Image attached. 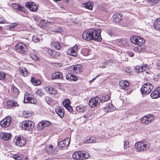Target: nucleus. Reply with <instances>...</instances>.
I'll return each mask as SVG.
<instances>
[{
  "mask_svg": "<svg viewBox=\"0 0 160 160\" xmlns=\"http://www.w3.org/2000/svg\"><path fill=\"white\" fill-rule=\"evenodd\" d=\"M101 32V31L99 29H92L86 30L82 33V37L83 39L87 41L94 40L100 42L102 40Z\"/></svg>",
  "mask_w": 160,
  "mask_h": 160,
  "instance_id": "obj_1",
  "label": "nucleus"
},
{
  "mask_svg": "<svg viewBox=\"0 0 160 160\" xmlns=\"http://www.w3.org/2000/svg\"><path fill=\"white\" fill-rule=\"evenodd\" d=\"M20 126L22 129L25 130L31 131L33 128L34 123L30 120H25L20 124Z\"/></svg>",
  "mask_w": 160,
  "mask_h": 160,
  "instance_id": "obj_2",
  "label": "nucleus"
},
{
  "mask_svg": "<svg viewBox=\"0 0 160 160\" xmlns=\"http://www.w3.org/2000/svg\"><path fill=\"white\" fill-rule=\"evenodd\" d=\"M89 153L85 151H78L73 153L72 156L73 159L76 160H82L88 158Z\"/></svg>",
  "mask_w": 160,
  "mask_h": 160,
  "instance_id": "obj_3",
  "label": "nucleus"
},
{
  "mask_svg": "<svg viewBox=\"0 0 160 160\" xmlns=\"http://www.w3.org/2000/svg\"><path fill=\"white\" fill-rule=\"evenodd\" d=\"M150 144L144 142H141L135 143V147L138 151H143L148 149L149 148Z\"/></svg>",
  "mask_w": 160,
  "mask_h": 160,
  "instance_id": "obj_4",
  "label": "nucleus"
},
{
  "mask_svg": "<svg viewBox=\"0 0 160 160\" xmlns=\"http://www.w3.org/2000/svg\"><path fill=\"white\" fill-rule=\"evenodd\" d=\"M153 88V85L151 83L147 82L143 85L140 91L142 94H147L151 92Z\"/></svg>",
  "mask_w": 160,
  "mask_h": 160,
  "instance_id": "obj_5",
  "label": "nucleus"
},
{
  "mask_svg": "<svg viewBox=\"0 0 160 160\" xmlns=\"http://www.w3.org/2000/svg\"><path fill=\"white\" fill-rule=\"evenodd\" d=\"M15 48L18 52L24 54H27V48L25 44L19 43L16 45Z\"/></svg>",
  "mask_w": 160,
  "mask_h": 160,
  "instance_id": "obj_6",
  "label": "nucleus"
},
{
  "mask_svg": "<svg viewBox=\"0 0 160 160\" xmlns=\"http://www.w3.org/2000/svg\"><path fill=\"white\" fill-rule=\"evenodd\" d=\"M23 101L24 103H29L34 104L37 102V100L31 94L26 92L25 94Z\"/></svg>",
  "mask_w": 160,
  "mask_h": 160,
  "instance_id": "obj_7",
  "label": "nucleus"
},
{
  "mask_svg": "<svg viewBox=\"0 0 160 160\" xmlns=\"http://www.w3.org/2000/svg\"><path fill=\"white\" fill-rule=\"evenodd\" d=\"M25 6L30 11L33 12H36L38 9V5L33 2H26Z\"/></svg>",
  "mask_w": 160,
  "mask_h": 160,
  "instance_id": "obj_8",
  "label": "nucleus"
},
{
  "mask_svg": "<svg viewBox=\"0 0 160 160\" xmlns=\"http://www.w3.org/2000/svg\"><path fill=\"white\" fill-rule=\"evenodd\" d=\"M100 103L99 97H96L90 100L88 102V105L91 107L93 108L97 107L100 104Z\"/></svg>",
  "mask_w": 160,
  "mask_h": 160,
  "instance_id": "obj_9",
  "label": "nucleus"
},
{
  "mask_svg": "<svg viewBox=\"0 0 160 160\" xmlns=\"http://www.w3.org/2000/svg\"><path fill=\"white\" fill-rule=\"evenodd\" d=\"M11 119L10 117L8 116L0 121V126L6 128L10 124Z\"/></svg>",
  "mask_w": 160,
  "mask_h": 160,
  "instance_id": "obj_10",
  "label": "nucleus"
},
{
  "mask_svg": "<svg viewBox=\"0 0 160 160\" xmlns=\"http://www.w3.org/2000/svg\"><path fill=\"white\" fill-rule=\"evenodd\" d=\"M78 47L77 45L69 49L67 51V54L75 57H77V52L78 51Z\"/></svg>",
  "mask_w": 160,
  "mask_h": 160,
  "instance_id": "obj_11",
  "label": "nucleus"
},
{
  "mask_svg": "<svg viewBox=\"0 0 160 160\" xmlns=\"http://www.w3.org/2000/svg\"><path fill=\"white\" fill-rule=\"evenodd\" d=\"M51 124L50 122L47 120H44L41 121L37 125V128L40 130H42L45 127L50 126Z\"/></svg>",
  "mask_w": 160,
  "mask_h": 160,
  "instance_id": "obj_12",
  "label": "nucleus"
},
{
  "mask_svg": "<svg viewBox=\"0 0 160 160\" xmlns=\"http://www.w3.org/2000/svg\"><path fill=\"white\" fill-rule=\"evenodd\" d=\"M153 118L152 115L148 114L142 118L141 121L142 123L147 124L151 122Z\"/></svg>",
  "mask_w": 160,
  "mask_h": 160,
  "instance_id": "obj_13",
  "label": "nucleus"
},
{
  "mask_svg": "<svg viewBox=\"0 0 160 160\" xmlns=\"http://www.w3.org/2000/svg\"><path fill=\"white\" fill-rule=\"evenodd\" d=\"M26 139L22 136H18L16 139V145L18 146L21 147L26 143Z\"/></svg>",
  "mask_w": 160,
  "mask_h": 160,
  "instance_id": "obj_14",
  "label": "nucleus"
},
{
  "mask_svg": "<svg viewBox=\"0 0 160 160\" xmlns=\"http://www.w3.org/2000/svg\"><path fill=\"white\" fill-rule=\"evenodd\" d=\"M12 7L15 9L21 12V13H26L27 12V10L24 7H21L18 4L15 3H13L12 5Z\"/></svg>",
  "mask_w": 160,
  "mask_h": 160,
  "instance_id": "obj_15",
  "label": "nucleus"
},
{
  "mask_svg": "<svg viewBox=\"0 0 160 160\" xmlns=\"http://www.w3.org/2000/svg\"><path fill=\"white\" fill-rule=\"evenodd\" d=\"M44 89L46 92L51 94L55 95L57 93L56 89L52 87H45Z\"/></svg>",
  "mask_w": 160,
  "mask_h": 160,
  "instance_id": "obj_16",
  "label": "nucleus"
},
{
  "mask_svg": "<svg viewBox=\"0 0 160 160\" xmlns=\"http://www.w3.org/2000/svg\"><path fill=\"white\" fill-rule=\"evenodd\" d=\"M102 109L106 112H110L115 110L116 108L112 104L109 103L107 104L106 107L103 108Z\"/></svg>",
  "mask_w": 160,
  "mask_h": 160,
  "instance_id": "obj_17",
  "label": "nucleus"
},
{
  "mask_svg": "<svg viewBox=\"0 0 160 160\" xmlns=\"http://www.w3.org/2000/svg\"><path fill=\"white\" fill-rule=\"evenodd\" d=\"M50 45L52 48H55L57 50H59L61 48L59 42L55 39H52Z\"/></svg>",
  "mask_w": 160,
  "mask_h": 160,
  "instance_id": "obj_18",
  "label": "nucleus"
},
{
  "mask_svg": "<svg viewBox=\"0 0 160 160\" xmlns=\"http://www.w3.org/2000/svg\"><path fill=\"white\" fill-rule=\"evenodd\" d=\"M72 73L68 72L66 76V79L69 81H76L77 80V77Z\"/></svg>",
  "mask_w": 160,
  "mask_h": 160,
  "instance_id": "obj_19",
  "label": "nucleus"
},
{
  "mask_svg": "<svg viewBox=\"0 0 160 160\" xmlns=\"http://www.w3.org/2000/svg\"><path fill=\"white\" fill-rule=\"evenodd\" d=\"M147 65H144L142 66H137L134 68V69L137 72H144L145 71L147 68Z\"/></svg>",
  "mask_w": 160,
  "mask_h": 160,
  "instance_id": "obj_20",
  "label": "nucleus"
},
{
  "mask_svg": "<svg viewBox=\"0 0 160 160\" xmlns=\"http://www.w3.org/2000/svg\"><path fill=\"white\" fill-rule=\"evenodd\" d=\"M119 85L121 89L123 90H127L129 84L127 81L122 80L120 82Z\"/></svg>",
  "mask_w": 160,
  "mask_h": 160,
  "instance_id": "obj_21",
  "label": "nucleus"
},
{
  "mask_svg": "<svg viewBox=\"0 0 160 160\" xmlns=\"http://www.w3.org/2000/svg\"><path fill=\"white\" fill-rule=\"evenodd\" d=\"M56 149L55 146L52 145H50L46 146L45 147V150L46 151L49 153H52L55 152Z\"/></svg>",
  "mask_w": 160,
  "mask_h": 160,
  "instance_id": "obj_22",
  "label": "nucleus"
},
{
  "mask_svg": "<svg viewBox=\"0 0 160 160\" xmlns=\"http://www.w3.org/2000/svg\"><path fill=\"white\" fill-rule=\"evenodd\" d=\"M55 111L60 118H62L63 117L64 111L62 108L58 107L55 109Z\"/></svg>",
  "mask_w": 160,
  "mask_h": 160,
  "instance_id": "obj_23",
  "label": "nucleus"
},
{
  "mask_svg": "<svg viewBox=\"0 0 160 160\" xmlns=\"http://www.w3.org/2000/svg\"><path fill=\"white\" fill-rule=\"evenodd\" d=\"M0 137L4 140L8 141L11 138V135L10 133L3 132L1 134Z\"/></svg>",
  "mask_w": 160,
  "mask_h": 160,
  "instance_id": "obj_24",
  "label": "nucleus"
},
{
  "mask_svg": "<svg viewBox=\"0 0 160 160\" xmlns=\"http://www.w3.org/2000/svg\"><path fill=\"white\" fill-rule=\"evenodd\" d=\"M70 140L67 138L62 141H60L58 143V145L62 147H64L68 146L70 144Z\"/></svg>",
  "mask_w": 160,
  "mask_h": 160,
  "instance_id": "obj_25",
  "label": "nucleus"
},
{
  "mask_svg": "<svg viewBox=\"0 0 160 160\" xmlns=\"http://www.w3.org/2000/svg\"><path fill=\"white\" fill-rule=\"evenodd\" d=\"M63 78L62 74L60 72H56L53 73L52 76V79H61Z\"/></svg>",
  "mask_w": 160,
  "mask_h": 160,
  "instance_id": "obj_26",
  "label": "nucleus"
},
{
  "mask_svg": "<svg viewBox=\"0 0 160 160\" xmlns=\"http://www.w3.org/2000/svg\"><path fill=\"white\" fill-rule=\"evenodd\" d=\"M122 15L121 13H117L114 14L113 15L114 21L116 23H118L122 19Z\"/></svg>",
  "mask_w": 160,
  "mask_h": 160,
  "instance_id": "obj_27",
  "label": "nucleus"
},
{
  "mask_svg": "<svg viewBox=\"0 0 160 160\" xmlns=\"http://www.w3.org/2000/svg\"><path fill=\"white\" fill-rule=\"evenodd\" d=\"M93 4L92 2H87L82 4V7L90 10H92Z\"/></svg>",
  "mask_w": 160,
  "mask_h": 160,
  "instance_id": "obj_28",
  "label": "nucleus"
},
{
  "mask_svg": "<svg viewBox=\"0 0 160 160\" xmlns=\"http://www.w3.org/2000/svg\"><path fill=\"white\" fill-rule=\"evenodd\" d=\"M7 104L9 108H13L15 107L18 106L17 102L13 100H8L7 101Z\"/></svg>",
  "mask_w": 160,
  "mask_h": 160,
  "instance_id": "obj_29",
  "label": "nucleus"
},
{
  "mask_svg": "<svg viewBox=\"0 0 160 160\" xmlns=\"http://www.w3.org/2000/svg\"><path fill=\"white\" fill-rule=\"evenodd\" d=\"M85 141V140H84ZM96 142V140L95 137H87L85 141H83V142L85 143H93Z\"/></svg>",
  "mask_w": 160,
  "mask_h": 160,
  "instance_id": "obj_30",
  "label": "nucleus"
},
{
  "mask_svg": "<svg viewBox=\"0 0 160 160\" xmlns=\"http://www.w3.org/2000/svg\"><path fill=\"white\" fill-rule=\"evenodd\" d=\"M19 70V72L24 77L27 76L29 74L28 71L24 67L20 68Z\"/></svg>",
  "mask_w": 160,
  "mask_h": 160,
  "instance_id": "obj_31",
  "label": "nucleus"
},
{
  "mask_svg": "<svg viewBox=\"0 0 160 160\" xmlns=\"http://www.w3.org/2000/svg\"><path fill=\"white\" fill-rule=\"evenodd\" d=\"M110 99V97L109 95H105L102 96L101 98H99V101L101 103L107 102Z\"/></svg>",
  "mask_w": 160,
  "mask_h": 160,
  "instance_id": "obj_32",
  "label": "nucleus"
},
{
  "mask_svg": "<svg viewBox=\"0 0 160 160\" xmlns=\"http://www.w3.org/2000/svg\"><path fill=\"white\" fill-rule=\"evenodd\" d=\"M154 25L156 30H160V18L157 19L155 20Z\"/></svg>",
  "mask_w": 160,
  "mask_h": 160,
  "instance_id": "obj_33",
  "label": "nucleus"
},
{
  "mask_svg": "<svg viewBox=\"0 0 160 160\" xmlns=\"http://www.w3.org/2000/svg\"><path fill=\"white\" fill-rule=\"evenodd\" d=\"M150 95L151 97L153 99H156L160 97L159 93L158 92L156 89L154 91H152Z\"/></svg>",
  "mask_w": 160,
  "mask_h": 160,
  "instance_id": "obj_34",
  "label": "nucleus"
},
{
  "mask_svg": "<svg viewBox=\"0 0 160 160\" xmlns=\"http://www.w3.org/2000/svg\"><path fill=\"white\" fill-rule=\"evenodd\" d=\"M131 42L134 44L139 45L138 39L136 36H132L130 38Z\"/></svg>",
  "mask_w": 160,
  "mask_h": 160,
  "instance_id": "obj_35",
  "label": "nucleus"
},
{
  "mask_svg": "<svg viewBox=\"0 0 160 160\" xmlns=\"http://www.w3.org/2000/svg\"><path fill=\"white\" fill-rule=\"evenodd\" d=\"M75 73H80L82 71V66L80 64L74 66Z\"/></svg>",
  "mask_w": 160,
  "mask_h": 160,
  "instance_id": "obj_36",
  "label": "nucleus"
},
{
  "mask_svg": "<svg viewBox=\"0 0 160 160\" xmlns=\"http://www.w3.org/2000/svg\"><path fill=\"white\" fill-rule=\"evenodd\" d=\"M31 82L35 86L38 85L41 83V82L39 80L36 79L33 77L31 78Z\"/></svg>",
  "mask_w": 160,
  "mask_h": 160,
  "instance_id": "obj_37",
  "label": "nucleus"
},
{
  "mask_svg": "<svg viewBox=\"0 0 160 160\" xmlns=\"http://www.w3.org/2000/svg\"><path fill=\"white\" fill-rule=\"evenodd\" d=\"M85 107L83 105H79L77 106L76 108V110L78 112H83L85 110Z\"/></svg>",
  "mask_w": 160,
  "mask_h": 160,
  "instance_id": "obj_38",
  "label": "nucleus"
},
{
  "mask_svg": "<svg viewBox=\"0 0 160 160\" xmlns=\"http://www.w3.org/2000/svg\"><path fill=\"white\" fill-rule=\"evenodd\" d=\"M23 114L25 118H28L31 117L33 114V112L28 111H26L23 112Z\"/></svg>",
  "mask_w": 160,
  "mask_h": 160,
  "instance_id": "obj_39",
  "label": "nucleus"
},
{
  "mask_svg": "<svg viewBox=\"0 0 160 160\" xmlns=\"http://www.w3.org/2000/svg\"><path fill=\"white\" fill-rule=\"evenodd\" d=\"M143 48L142 47V46L138 45L134 48V51L136 52L140 53L143 50Z\"/></svg>",
  "mask_w": 160,
  "mask_h": 160,
  "instance_id": "obj_40",
  "label": "nucleus"
},
{
  "mask_svg": "<svg viewBox=\"0 0 160 160\" xmlns=\"http://www.w3.org/2000/svg\"><path fill=\"white\" fill-rule=\"evenodd\" d=\"M63 106L65 107L68 106L70 105V101L69 99H66L63 101L62 102Z\"/></svg>",
  "mask_w": 160,
  "mask_h": 160,
  "instance_id": "obj_41",
  "label": "nucleus"
},
{
  "mask_svg": "<svg viewBox=\"0 0 160 160\" xmlns=\"http://www.w3.org/2000/svg\"><path fill=\"white\" fill-rule=\"evenodd\" d=\"M117 42L120 46L125 45L126 43V41L122 39H118Z\"/></svg>",
  "mask_w": 160,
  "mask_h": 160,
  "instance_id": "obj_42",
  "label": "nucleus"
},
{
  "mask_svg": "<svg viewBox=\"0 0 160 160\" xmlns=\"http://www.w3.org/2000/svg\"><path fill=\"white\" fill-rule=\"evenodd\" d=\"M7 74L3 72H0V80H5Z\"/></svg>",
  "mask_w": 160,
  "mask_h": 160,
  "instance_id": "obj_43",
  "label": "nucleus"
},
{
  "mask_svg": "<svg viewBox=\"0 0 160 160\" xmlns=\"http://www.w3.org/2000/svg\"><path fill=\"white\" fill-rule=\"evenodd\" d=\"M44 99L46 102L49 105L50 104L52 101V98L49 97H45Z\"/></svg>",
  "mask_w": 160,
  "mask_h": 160,
  "instance_id": "obj_44",
  "label": "nucleus"
},
{
  "mask_svg": "<svg viewBox=\"0 0 160 160\" xmlns=\"http://www.w3.org/2000/svg\"><path fill=\"white\" fill-rule=\"evenodd\" d=\"M81 53L85 56H88L90 53L88 49H83Z\"/></svg>",
  "mask_w": 160,
  "mask_h": 160,
  "instance_id": "obj_45",
  "label": "nucleus"
},
{
  "mask_svg": "<svg viewBox=\"0 0 160 160\" xmlns=\"http://www.w3.org/2000/svg\"><path fill=\"white\" fill-rule=\"evenodd\" d=\"M145 41L142 38L139 37L138 42H139L138 45L143 46V44L145 43Z\"/></svg>",
  "mask_w": 160,
  "mask_h": 160,
  "instance_id": "obj_46",
  "label": "nucleus"
},
{
  "mask_svg": "<svg viewBox=\"0 0 160 160\" xmlns=\"http://www.w3.org/2000/svg\"><path fill=\"white\" fill-rule=\"evenodd\" d=\"M68 72H70L72 73H75L74 66L69 67L68 68Z\"/></svg>",
  "mask_w": 160,
  "mask_h": 160,
  "instance_id": "obj_47",
  "label": "nucleus"
},
{
  "mask_svg": "<svg viewBox=\"0 0 160 160\" xmlns=\"http://www.w3.org/2000/svg\"><path fill=\"white\" fill-rule=\"evenodd\" d=\"M32 41L35 43H37L39 41V38L36 35H34L32 37Z\"/></svg>",
  "mask_w": 160,
  "mask_h": 160,
  "instance_id": "obj_48",
  "label": "nucleus"
},
{
  "mask_svg": "<svg viewBox=\"0 0 160 160\" xmlns=\"http://www.w3.org/2000/svg\"><path fill=\"white\" fill-rule=\"evenodd\" d=\"M108 34L111 36H113L114 35V30L113 29H111L108 30L107 31Z\"/></svg>",
  "mask_w": 160,
  "mask_h": 160,
  "instance_id": "obj_49",
  "label": "nucleus"
},
{
  "mask_svg": "<svg viewBox=\"0 0 160 160\" xmlns=\"http://www.w3.org/2000/svg\"><path fill=\"white\" fill-rule=\"evenodd\" d=\"M54 50L50 49L49 48H47L46 49V52H47V53L50 55V56H52L53 55V53L54 51Z\"/></svg>",
  "mask_w": 160,
  "mask_h": 160,
  "instance_id": "obj_50",
  "label": "nucleus"
},
{
  "mask_svg": "<svg viewBox=\"0 0 160 160\" xmlns=\"http://www.w3.org/2000/svg\"><path fill=\"white\" fill-rule=\"evenodd\" d=\"M36 93L37 95H39L40 97H42L44 95V93L40 89L37 90L36 92Z\"/></svg>",
  "mask_w": 160,
  "mask_h": 160,
  "instance_id": "obj_51",
  "label": "nucleus"
},
{
  "mask_svg": "<svg viewBox=\"0 0 160 160\" xmlns=\"http://www.w3.org/2000/svg\"><path fill=\"white\" fill-rule=\"evenodd\" d=\"M59 54H60L59 52L54 50L53 53V55L52 57L54 58H57L59 56Z\"/></svg>",
  "mask_w": 160,
  "mask_h": 160,
  "instance_id": "obj_52",
  "label": "nucleus"
},
{
  "mask_svg": "<svg viewBox=\"0 0 160 160\" xmlns=\"http://www.w3.org/2000/svg\"><path fill=\"white\" fill-rule=\"evenodd\" d=\"M12 90L15 94L18 95L19 94V90L18 88L14 87H13L11 88Z\"/></svg>",
  "mask_w": 160,
  "mask_h": 160,
  "instance_id": "obj_53",
  "label": "nucleus"
},
{
  "mask_svg": "<svg viewBox=\"0 0 160 160\" xmlns=\"http://www.w3.org/2000/svg\"><path fill=\"white\" fill-rule=\"evenodd\" d=\"M149 3L152 5L158 3L159 1L158 0H148Z\"/></svg>",
  "mask_w": 160,
  "mask_h": 160,
  "instance_id": "obj_54",
  "label": "nucleus"
},
{
  "mask_svg": "<svg viewBox=\"0 0 160 160\" xmlns=\"http://www.w3.org/2000/svg\"><path fill=\"white\" fill-rule=\"evenodd\" d=\"M80 119L82 121V123H85L87 120V119L85 116H83L82 117H80Z\"/></svg>",
  "mask_w": 160,
  "mask_h": 160,
  "instance_id": "obj_55",
  "label": "nucleus"
},
{
  "mask_svg": "<svg viewBox=\"0 0 160 160\" xmlns=\"http://www.w3.org/2000/svg\"><path fill=\"white\" fill-rule=\"evenodd\" d=\"M62 31V29L59 27H58L57 29H55L54 31H53L55 32L59 33H61Z\"/></svg>",
  "mask_w": 160,
  "mask_h": 160,
  "instance_id": "obj_56",
  "label": "nucleus"
},
{
  "mask_svg": "<svg viewBox=\"0 0 160 160\" xmlns=\"http://www.w3.org/2000/svg\"><path fill=\"white\" fill-rule=\"evenodd\" d=\"M30 55L31 58L34 61H37L38 59V58L36 56V54L33 55L31 54Z\"/></svg>",
  "mask_w": 160,
  "mask_h": 160,
  "instance_id": "obj_57",
  "label": "nucleus"
},
{
  "mask_svg": "<svg viewBox=\"0 0 160 160\" xmlns=\"http://www.w3.org/2000/svg\"><path fill=\"white\" fill-rule=\"evenodd\" d=\"M65 108L69 112H71L72 111V107L70 106V105L68 106H67L65 107Z\"/></svg>",
  "mask_w": 160,
  "mask_h": 160,
  "instance_id": "obj_58",
  "label": "nucleus"
},
{
  "mask_svg": "<svg viewBox=\"0 0 160 160\" xmlns=\"http://www.w3.org/2000/svg\"><path fill=\"white\" fill-rule=\"evenodd\" d=\"M128 141H124V149H127L128 147Z\"/></svg>",
  "mask_w": 160,
  "mask_h": 160,
  "instance_id": "obj_59",
  "label": "nucleus"
},
{
  "mask_svg": "<svg viewBox=\"0 0 160 160\" xmlns=\"http://www.w3.org/2000/svg\"><path fill=\"white\" fill-rule=\"evenodd\" d=\"M17 25V24L16 23H12L11 24V25H9L8 27V28H9V29H10L11 28H13L15 27Z\"/></svg>",
  "mask_w": 160,
  "mask_h": 160,
  "instance_id": "obj_60",
  "label": "nucleus"
},
{
  "mask_svg": "<svg viewBox=\"0 0 160 160\" xmlns=\"http://www.w3.org/2000/svg\"><path fill=\"white\" fill-rule=\"evenodd\" d=\"M5 20L2 16H0V23H3L5 22Z\"/></svg>",
  "mask_w": 160,
  "mask_h": 160,
  "instance_id": "obj_61",
  "label": "nucleus"
},
{
  "mask_svg": "<svg viewBox=\"0 0 160 160\" xmlns=\"http://www.w3.org/2000/svg\"><path fill=\"white\" fill-rule=\"evenodd\" d=\"M107 62H105L104 63H103L102 65L100 66H99V67L102 68H105L106 67V66L107 65Z\"/></svg>",
  "mask_w": 160,
  "mask_h": 160,
  "instance_id": "obj_62",
  "label": "nucleus"
},
{
  "mask_svg": "<svg viewBox=\"0 0 160 160\" xmlns=\"http://www.w3.org/2000/svg\"><path fill=\"white\" fill-rule=\"evenodd\" d=\"M156 64L158 68L160 69V60L156 62Z\"/></svg>",
  "mask_w": 160,
  "mask_h": 160,
  "instance_id": "obj_63",
  "label": "nucleus"
},
{
  "mask_svg": "<svg viewBox=\"0 0 160 160\" xmlns=\"http://www.w3.org/2000/svg\"><path fill=\"white\" fill-rule=\"evenodd\" d=\"M19 156V155H13L12 157L15 159L17 160V159H18V158Z\"/></svg>",
  "mask_w": 160,
  "mask_h": 160,
  "instance_id": "obj_64",
  "label": "nucleus"
}]
</instances>
